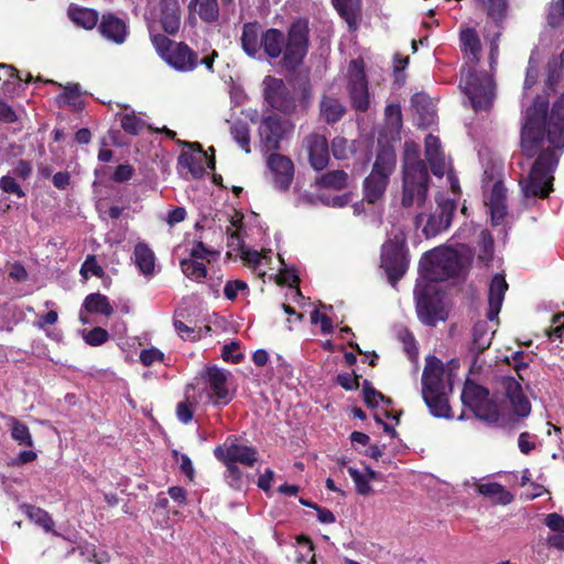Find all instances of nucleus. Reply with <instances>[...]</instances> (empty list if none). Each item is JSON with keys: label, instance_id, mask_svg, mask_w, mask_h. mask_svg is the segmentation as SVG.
<instances>
[{"label": "nucleus", "instance_id": "1", "mask_svg": "<svg viewBox=\"0 0 564 564\" xmlns=\"http://www.w3.org/2000/svg\"><path fill=\"white\" fill-rule=\"evenodd\" d=\"M547 102L538 98L527 110L525 123L521 133L523 152L532 158L543 148L546 140L553 149H545L539 154L529 175L519 184L525 198H545L552 191L553 172L558 162L555 150L564 148V94L553 105L547 117Z\"/></svg>", "mask_w": 564, "mask_h": 564}, {"label": "nucleus", "instance_id": "2", "mask_svg": "<svg viewBox=\"0 0 564 564\" xmlns=\"http://www.w3.org/2000/svg\"><path fill=\"white\" fill-rule=\"evenodd\" d=\"M307 25L303 22L292 24L288 40L280 30L269 29L261 34V47L270 58H276L284 53L283 66L294 69L307 53Z\"/></svg>", "mask_w": 564, "mask_h": 564}, {"label": "nucleus", "instance_id": "3", "mask_svg": "<svg viewBox=\"0 0 564 564\" xmlns=\"http://www.w3.org/2000/svg\"><path fill=\"white\" fill-rule=\"evenodd\" d=\"M451 391V379L445 373L443 362L434 356H429L422 373V397L432 415L451 417L448 405Z\"/></svg>", "mask_w": 564, "mask_h": 564}, {"label": "nucleus", "instance_id": "4", "mask_svg": "<svg viewBox=\"0 0 564 564\" xmlns=\"http://www.w3.org/2000/svg\"><path fill=\"white\" fill-rule=\"evenodd\" d=\"M188 387L197 395L194 401L202 404L226 405L234 394L230 371L217 366L206 367Z\"/></svg>", "mask_w": 564, "mask_h": 564}, {"label": "nucleus", "instance_id": "5", "mask_svg": "<svg viewBox=\"0 0 564 564\" xmlns=\"http://www.w3.org/2000/svg\"><path fill=\"white\" fill-rule=\"evenodd\" d=\"M507 289L503 275L496 274L489 286L487 321L476 322L473 328V346L477 352H482L491 344Z\"/></svg>", "mask_w": 564, "mask_h": 564}, {"label": "nucleus", "instance_id": "6", "mask_svg": "<svg viewBox=\"0 0 564 564\" xmlns=\"http://www.w3.org/2000/svg\"><path fill=\"white\" fill-rule=\"evenodd\" d=\"M463 269L462 257L452 248H436L426 252L420 261L421 278L417 282L434 285L456 276Z\"/></svg>", "mask_w": 564, "mask_h": 564}, {"label": "nucleus", "instance_id": "7", "mask_svg": "<svg viewBox=\"0 0 564 564\" xmlns=\"http://www.w3.org/2000/svg\"><path fill=\"white\" fill-rule=\"evenodd\" d=\"M395 167V153L392 148L379 150L371 173L364 181V199L370 204L381 200L390 176Z\"/></svg>", "mask_w": 564, "mask_h": 564}, {"label": "nucleus", "instance_id": "8", "mask_svg": "<svg viewBox=\"0 0 564 564\" xmlns=\"http://www.w3.org/2000/svg\"><path fill=\"white\" fill-rule=\"evenodd\" d=\"M459 87L475 111H486L491 108L496 96L495 83L487 73L464 70Z\"/></svg>", "mask_w": 564, "mask_h": 564}, {"label": "nucleus", "instance_id": "9", "mask_svg": "<svg viewBox=\"0 0 564 564\" xmlns=\"http://www.w3.org/2000/svg\"><path fill=\"white\" fill-rule=\"evenodd\" d=\"M435 200L437 206L433 213L429 215L419 213L414 218L416 228H422L425 238L435 237L447 230L457 207L454 198H447L444 195L436 196Z\"/></svg>", "mask_w": 564, "mask_h": 564}, {"label": "nucleus", "instance_id": "10", "mask_svg": "<svg viewBox=\"0 0 564 564\" xmlns=\"http://www.w3.org/2000/svg\"><path fill=\"white\" fill-rule=\"evenodd\" d=\"M462 401L479 420L490 424L499 421L498 406L484 387L467 380L462 392Z\"/></svg>", "mask_w": 564, "mask_h": 564}, {"label": "nucleus", "instance_id": "11", "mask_svg": "<svg viewBox=\"0 0 564 564\" xmlns=\"http://www.w3.org/2000/svg\"><path fill=\"white\" fill-rule=\"evenodd\" d=\"M414 295L416 300V313L422 323L429 326H435L437 322L446 318V312L435 285L417 282Z\"/></svg>", "mask_w": 564, "mask_h": 564}, {"label": "nucleus", "instance_id": "12", "mask_svg": "<svg viewBox=\"0 0 564 564\" xmlns=\"http://www.w3.org/2000/svg\"><path fill=\"white\" fill-rule=\"evenodd\" d=\"M429 172L403 173L400 206L408 210L423 208L429 194Z\"/></svg>", "mask_w": 564, "mask_h": 564}, {"label": "nucleus", "instance_id": "13", "mask_svg": "<svg viewBox=\"0 0 564 564\" xmlns=\"http://www.w3.org/2000/svg\"><path fill=\"white\" fill-rule=\"evenodd\" d=\"M348 91L354 109L365 112L370 105L368 82L365 74L364 61L352 59L348 66Z\"/></svg>", "mask_w": 564, "mask_h": 564}, {"label": "nucleus", "instance_id": "14", "mask_svg": "<svg viewBox=\"0 0 564 564\" xmlns=\"http://www.w3.org/2000/svg\"><path fill=\"white\" fill-rule=\"evenodd\" d=\"M263 96L265 101L278 111L291 115L296 108L295 99L284 82L280 78L267 76L263 80Z\"/></svg>", "mask_w": 564, "mask_h": 564}, {"label": "nucleus", "instance_id": "15", "mask_svg": "<svg viewBox=\"0 0 564 564\" xmlns=\"http://www.w3.org/2000/svg\"><path fill=\"white\" fill-rule=\"evenodd\" d=\"M402 237L395 236L393 240L382 246L381 267L386 270L390 281H398L406 271L408 263L403 254Z\"/></svg>", "mask_w": 564, "mask_h": 564}, {"label": "nucleus", "instance_id": "16", "mask_svg": "<svg viewBox=\"0 0 564 564\" xmlns=\"http://www.w3.org/2000/svg\"><path fill=\"white\" fill-rule=\"evenodd\" d=\"M214 455L224 464H236L252 467L258 460V452L254 447L238 443H225L214 449Z\"/></svg>", "mask_w": 564, "mask_h": 564}, {"label": "nucleus", "instance_id": "17", "mask_svg": "<svg viewBox=\"0 0 564 564\" xmlns=\"http://www.w3.org/2000/svg\"><path fill=\"white\" fill-rule=\"evenodd\" d=\"M184 144L196 147L197 150L194 152L183 151L181 153L177 163L183 170H187L193 177L198 178L204 175L206 167L215 169L214 158L208 159L198 143L191 144L185 142Z\"/></svg>", "mask_w": 564, "mask_h": 564}, {"label": "nucleus", "instance_id": "18", "mask_svg": "<svg viewBox=\"0 0 564 564\" xmlns=\"http://www.w3.org/2000/svg\"><path fill=\"white\" fill-rule=\"evenodd\" d=\"M288 121H282L276 115L264 117L259 126L261 142L267 150L279 148L280 141L286 132Z\"/></svg>", "mask_w": 564, "mask_h": 564}, {"label": "nucleus", "instance_id": "19", "mask_svg": "<svg viewBox=\"0 0 564 564\" xmlns=\"http://www.w3.org/2000/svg\"><path fill=\"white\" fill-rule=\"evenodd\" d=\"M311 166L316 171L324 170L329 162L327 139L318 133H312L304 140Z\"/></svg>", "mask_w": 564, "mask_h": 564}, {"label": "nucleus", "instance_id": "20", "mask_svg": "<svg viewBox=\"0 0 564 564\" xmlns=\"http://www.w3.org/2000/svg\"><path fill=\"white\" fill-rule=\"evenodd\" d=\"M267 164L275 187L283 191L288 189L294 174L292 161L288 156L273 153L268 158Z\"/></svg>", "mask_w": 564, "mask_h": 564}, {"label": "nucleus", "instance_id": "21", "mask_svg": "<svg viewBox=\"0 0 564 564\" xmlns=\"http://www.w3.org/2000/svg\"><path fill=\"white\" fill-rule=\"evenodd\" d=\"M501 386L506 397L510 401L513 412L519 417L528 416L531 412V404L523 394L521 383L512 377H505L501 380Z\"/></svg>", "mask_w": 564, "mask_h": 564}, {"label": "nucleus", "instance_id": "22", "mask_svg": "<svg viewBox=\"0 0 564 564\" xmlns=\"http://www.w3.org/2000/svg\"><path fill=\"white\" fill-rule=\"evenodd\" d=\"M171 67L180 72H191L197 66V55L184 43L172 46L163 58Z\"/></svg>", "mask_w": 564, "mask_h": 564}, {"label": "nucleus", "instance_id": "23", "mask_svg": "<svg viewBox=\"0 0 564 564\" xmlns=\"http://www.w3.org/2000/svg\"><path fill=\"white\" fill-rule=\"evenodd\" d=\"M425 156L435 176L442 177L447 172L448 163L441 151V142L432 134L425 138Z\"/></svg>", "mask_w": 564, "mask_h": 564}, {"label": "nucleus", "instance_id": "24", "mask_svg": "<svg viewBox=\"0 0 564 564\" xmlns=\"http://www.w3.org/2000/svg\"><path fill=\"white\" fill-rule=\"evenodd\" d=\"M98 29L105 39L116 44H122L128 35L126 22L112 14L104 15Z\"/></svg>", "mask_w": 564, "mask_h": 564}, {"label": "nucleus", "instance_id": "25", "mask_svg": "<svg viewBox=\"0 0 564 564\" xmlns=\"http://www.w3.org/2000/svg\"><path fill=\"white\" fill-rule=\"evenodd\" d=\"M486 205L489 208L491 223L499 225L506 216V187L502 182L494 184L490 194L486 197Z\"/></svg>", "mask_w": 564, "mask_h": 564}, {"label": "nucleus", "instance_id": "26", "mask_svg": "<svg viewBox=\"0 0 564 564\" xmlns=\"http://www.w3.org/2000/svg\"><path fill=\"white\" fill-rule=\"evenodd\" d=\"M161 23L169 34H175L178 31L181 11L177 0H161Z\"/></svg>", "mask_w": 564, "mask_h": 564}, {"label": "nucleus", "instance_id": "27", "mask_svg": "<svg viewBox=\"0 0 564 564\" xmlns=\"http://www.w3.org/2000/svg\"><path fill=\"white\" fill-rule=\"evenodd\" d=\"M346 111L345 106L334 96L324 95L319 102L321 118L327 123L341 119Z\"/></svg>", "mask_w": 564, "mask_h": 564}, {"label": "nucleus", "instance_id": "28", "mask_svg": "<svg viewBox=\"0 0 564 564\" xmlns=\"http://www.w3.org/2000/svg\"><path fill=\"white\" fill-rule=\"evenodd\" d=\"M134 263L144 275H151L154 271L155 256L144 242H138L133 250Z\"/></svg>", "mask_w": 564, "mask_h": 564}, {"label": "nucleus", "instance_id": "29", "mask_svg": "<svg viewBox=\"0 0 564 564\" xmlns=\"http://www.w3.org/2000/svg\"><path fill=\"white\" fill-rule=\"evenodd\" d=\"M427 172L422 160H420V147L413 141L404 143L403 173Z\"/></svg>", "mask_w": 564, "mask_h": 564}, {"label": "nucleus", "instance_id": "30", "mask_svg": "<svg viewBox=\"0 0 564 564\" xmlns=\"http://www.w3.org/2000/svg\"><path fill=\"white\" fill-rule=\"evenodd\" d=\"M7 426L12 440L20 446L33 447L34 441L29 427L18 419L10 416L7 420Z\"/></svg>", "mask_w": 564, "mask_h": 564}, {"label": "nucleus", "instance_id": "31", "mask_svg": "<svg viewBox=\"0 0 564 564\" xmlns=\"http://www.w3.org/2000/svg\"><path fill=\"white\" fill-rule=\"evenodd\" d=\"M460 44L468 62L476 64L479 61L481 48L477 33L471 29L463 31L460 33Z\"/></svg>", "mask_w": 564, "mask_h": 564}, {"label": "nucleus", "instance_id": "32", "mask_svg": "<svg viewBox=\"0 0 564 564\" xmlns=\"http://www.w3.org/2000/svg\"><path fill=\"white\" fill-rule=\"evenodd\" d=\"M412 106L420 115L422 126H430L434 122V105L429 96L422 93L415 94L412 97Z\"/></svg>", "mask_w": 564, "mask_h": 564}, {"label": "nucleus", "instance_id": "33", "mask_svg": "<svg viewBox=\"0 0 564 564\" xmlns=\"http://www.w3.org/2000/svg\"><path fill=\"white\" fill-rule=\"evenodd\" d=\"M241 45L249 56H256L261 47L259 26L253 23L243 25Z\"/></svg>", "mask_w": 564, "mask_h": 564}, {"label": "nucleus", "instance_id": "34", "mask_svg": "<svg viewBox=\"0 0 564 564\" xmlns=\"http://www.w3.org/2000/svg\"><path fill=\"white\" fill-rule=\"evenodd\" d=\"M189 8L193 9L204 22L212 23L219 18L217 0H192Z\"/></svg>", "mask_w": 564, "mask_h": 564}, {"label": "nucleus", "instance_id": "35", "mask_svg": "<svg viewBox=\"0 0 564 564\" xmlns=\"http://www.w3.org/2000/svg\"><path fill=\"white\" fill-rule=\"evenodd\" d=\"M477 491L500 505H508L513 500V496L498 482L481 484L478 486Z\"/></svg>", "mask_w": 564, "mask_h": 564}, {"label": "nucleus", "instance_id": "36", "mask_svg": "<svg viewBox=\"0 0 564 564\" xmlns=\"http://www.w3.org/2000/svg\"><path fill=\"white\" fill-rule=\"evenodd\" d=\"M84 308L89 313H97L105 316H110L113 313L109 300L100 293L89 294L84 301Z\"/></svg>", "mask_w": 564, "mask_h": 564}, {"label": "nucleus", "instance_id": "37", "mask_svg": "<svg viewBox=\"0 0 564 564\" xmlns=\"http://www.w3.org/2000/svg\"><path fill=\"white\" fill-rule=\"evenodd\" d=\"M334 7L350 28L355 26L360 10V0H332Z\"/></svg>", "mask_w": 564, "mask_h": 564}, {"label": "nucleus", "instance_id": "38", "mask_svg": "<svg viewBox=\"0 0 564 564\" xmlns=\"http://www.w3.org/2000/svg\"><path fill=\"white\" fill-rule=\"evenodd\" d=\"M192 389L187 386L185 390V400L180 402L176 406V415L177 419L187 424L193 419L194 406L199 404L200 402L194 401V398H197L196 393H191Z\"/></svg>", "mask_w": 564, "mask_h": 564}, {"label": "nucleus", "instance_id": "39", "mask_svg": "<svg viewBox=\"0 0 564 564\" xmlns=\"http://www.w3.org/2000/svg\"><path fill=\"white\" fill-rule=\"evenodd\" d=\"M69 18L77 25H80L88 30L93 29L98 22L97 12L91 9L85 8H70Z\"/></svg>", "mask_w": 564, "mask_h": 564}, {"label": "nucleus", "instance_id": "40", "mask_svg": "<svg viewBox=\"0 0 564 564\" xmlns=\"http://www.w3.org/2000/svg\"><path fill=\"white\" fill-rule=\"evenodd\" d=\"M317 183L323 187L341 189L348 184V175L343 170H334L323 174Z\"/></svg>", "mask_w": 564, "mask_h": 564}, {"label": "nucleus", "instance_id": "41", "mask_svg": "<svg viewBox=\"0 0 564 564\" xmlns=\"http://www.w3.org/2000/svg\"><path fill=\"white\" fill-rule=\"evenodd\" d=\"M181 269L188 279L196 282H200L207 274V270L203 261L184 259L181 261Z\"/></svg>", "mask_w": 564, "mask_h": 564}, {"label": "nucleus", "instance_id": "42", "mask_svg": "<svg viewBox=\"0 0 564 564\" xmlns=\"http://www.w3.org/2000/svg\"><path fill=\"white\" fill-rule=\"evenodd\" d=\"M25 512L30 520L42 527L45 531L50 532L53 530L54 521L51 516L43 509L28 506Z\"/></svg>", "mask_w": 564, "mask_h": 564}, {"label": "nucleus", "instance_id": "43", "mask_svg": "<svg viewBox=\"0 0 564 564\" xmlns=\"http://www.w3.org/2000/svg\"><path fill=\"white\" fill-rule=\"evenodd\" d=\"M59 99L75 110H80L84 105L78 84L65 86L64 93L59 96Z\"/></svg>", "mask_w": 564, "mask_h": 564}, {"label": "nucleus", "instance_id": "44", "mask_svg": "<svg viewBox=\"0 0 564 564\" xmlns=\"http://www.w3.org/2000/svg\"><path fill=\"white\" fill-rule=\"evenodd\" d=\"M230 133L245 152L250 153V135L248 126L245 122H236L231 126Z\"/></svg>", "mask_w": 564, "mask_h": 564}, {"label": "nucleus", "instance_id": "45", "mask_svg": "<svg viewBox=\"0 0 564 564\" xmlns=\"http://www.w3.org/2000/svg\"><path fill=\"white\" fill-rule=\"evenodd\" d=\"M0 189L6 194L14 195L19 198L25 197V192L19 184L18 178L9 173L0 177Z\"/></svg>", "mask_w": 564, "mask_h": 564}, {"label": "nucleus", "instance_id": "46", "mask_svg": "<svg viewBox=\"0 0 564 564\" xmlns=\"http://www.w3.org/2000/svg\"><path fill=\"white\" fill-rule=\"evenodd\" d=\"M348 473L352 478L356 491L361 496H367L372 491L370 484L368 482L367 475L365 471H360L357 468L349 467Z\"/></svg>", "mask_w": 564, "mask_h": 564}, {"label": "nucleus", "instance_id": "47", "mask_svg": "<svg viewBox=\"0 0 564 564\" xmlns=\"http://www.w3.org/2000/svg\"><path fill=\"white\" fill-rule=\"evenodd\" d=\"M480 239L481 250L478 256V259L486 265H488L489 262L492 260L494 256V238L488 231L482 230L480 234Z\"/></svg>", "mask_w": 564, "mask_h": 564}, {"label": "nucleus", "instance_id": "48", "mask_svg": "<svg viewBox=\"0 0 564 564\" xmlns=\"http://www.w3.org/2000/svg\"><path fill=\"white\" fill-rule=\"evenodd\" d=\"M494 19H501L507 9V0H477Z\"/></svg>", "mask_w": 564, "mask_h": 564}, {"label": "nucleus", "instance_id": "49", "mask_svg": "<svg viewBox=\"0 0 564 564\" xmlns=\"http://www.w3.org/2000/svg\"><path fill=\"white\" fill-rule=\"evenodd\" d=\"M362 392L365 402L369 406H377L380 401L386 402L387 404L391 403L390 399H387L382 395V393L378 392L368 381H364Z\"/></svg>", "mask_w": 564, "mask_h": 564}, {"label": "nucleus", "instance_id": "50", "mask_svg": "<svg viewBox=\"0 0 564 564\" xmlns=\"http://www.w3.org/2000/svg\"><path fill=\"white\" fill-rule=\"evenodd\" d=\"M144 126L145 123L134 113H126L121 118V128L130 134L140 133Z\"/></svg>", "mask_w": 564, "mask_h": 564}, {"label": "nucleus", "instance_id": "51", "mask_svg": "<svg viewBox=\"0 0 564 564\" xmlns=\"http://www.w3.org/2000/svg\"><path fill=\"white\" fill-rule=\"evenodd\" d=\"M352 149L349 142L345 138L337 137L332 142V152L335 159L345 160L348 159Z\"/></svg>", "mask_w": 564, "mask_h": 564}, {"label": "nucleus", "instance_id": "52", "mask_svg": "<svg viewBox=\"0 0 564 564\" xmlns=\"http://www.w3.org/2000/svg\"><path fill=\"white\" fill-rule=\"evenodd\" d=\"M139 359L143 366L150 367L155 362H163L164 354L160 349L151 347L141 350Z\"/></svg>", "mask_w": 564, "mask_h": 564}, {"label": "nucleus", "instance_id": "53", "mask_svg": "<svg viewBox=\"0 0 564 564\" xmlns=\"http://www.w3.org/2000/svg\"><path fill=\"white\" fill-rule=\"evenodd\" d=\"M80 274L84 279H88L89 275L100 278L104 274L102 268L97 263L95 256H88L80 268Z\"/></svg>", "mask_w": 564, "mask_h": 564}, {"label": "nucleus", "instance_id": "54", "mask_svg": "<svg viewBox=\"0 0 564 564\" xmlns=\"http://www.w3.org/2000/svg\"><path fill=\"white\" fill-rule=\"evenodd\" d=\"M151 40L156 52L162 58H164L170 53V50L173 45L177 44L176 42L171 41L169 37L162 34L152 35Z\"/></svg>", "mask_w": 564, "mask_h": 564}, {"label": "nucleus", "instance_id": "55", "mask_svg": "<svg viewBox=\"0 0 564 564\" xmlns=\"http://www.w3.org/2000/svg\"><path fill=\"white\" fill-rule=\"evenodd\" d=\"M242 224V217L236 215L230 223V227L227 228V234L229 235V243L231 246L241 247V237L240 229Z\"/></svg>", "mask_w": 564, "mask_h": 564}, {"label": "nucleus", "instance_id": "56", "mask_svg": "<svg viewBox=\"0 0 564 564\" xmlns=\"http://www.w3.org/2000/svg\"><path fill=\"white\" fill-rule=\"evenodd\" d=\"M85 341L91 346H99L106 343L109 338V334L106 329L101 327H95L89 330L85 336Z\"/></svg>", "mask_w": 564, "mask_h": 564}, {"label": "nucleus", "instance_id": "57", "mask_svg": "<svg viewBox=\"0 0 564 564\" xmlns=\"http://www.w3.org/2000/svg\"><path fill=\"white\" fill-rule=\"evenodd\" d=\"M547 19L552 26L558 25L564 20V0L551 3Z\"/></svg>", "mask_w": 564, "mask_h": 564}, {"label": "nucleus", "instance_id": "58", "mask_svg": "<svg viewBox=\"0 0 564 564\" xmlns=\"http://www.w3.org/2000/svg\"><path fill=\"white\" fill-rule=\"evenodd\" d=\"M247 290H248V285L245 281L234 280V281H228L226 283L225 289H224V294H225L226 299L234 301L238 296L239 292H245Z\"/></svg>", "mask_w": 564, "mask_h": 564}, {"label": "nucleus", "instance_id": "59", "mask_svg": "<svg viewBox=\"0 0 564 564\" xmlns=\"http://www.w3.org/2000/svg\"><path fill=\"white\" fill-rule=\"evenodd\" d=\"M388 124L392 128H399L402 122L401 108L399 105H388L384 110Z\"/></svg>", "mask_w": 564, "mask_h": 564}, {"label": "nucleus", "instance_id": "60", "mask_svg": "<svg viewBox=\"0 0 564 564\" xmlns=\"http://www.w3.org/2000/svg\"><path fill=\"white\" fill-rule=\"evenodd\" d=\"M525 358L527 356L523 351H517L512 355L513 368L519 379L523 382L527 380L525 371L528 368V361L524 360Z\"/></svg>", "mask_w": 564, "mask_h": 564}, {"label": "nucleus", "instance_id": "61", "mask_svg": "<svg viewBox=\"0 0 564 564\" xmlns=\"http://www.w3.org/2000/svg\"><path fill=\"white\" fill-rule=\"evenodd\" d=\"M311 322L313 324H321V330L324 334H330L333 332V323L330 318L323 313H319L318 310H314L311 314Z\"/></svg>", "mask_w": 564, "mask_h": 564}, {"label": "nucleus", "instance_id": "62", "mask_svg": "<svg viewBox=\"0 0 564 564\" xmlns=\"http://www.w3.org/2000/svg\"><path fill=\"white\" fill-rule=\"evenodd\" d=\"M9 174L13 175L15 178L25 181L32 174V165L28 161L20 160Z\"/></svg>", "mask_w": 564, "mask_h": 564}, {"label": "nucleus", "instance_id": "63", "mask_svg": "<svg viewBox=\"0 0 564 564\" xmlns=\"http://www.w3.org/2000/svg\"><path fill=\"white\" fill-rule=\"evenodd\" d=\"M36 458L37 454L34 451H21L14 458L11 459L10 465L13 467H19L32 463Z\"/></svg>", "mask_w": 564, "mask_h": 564}, {"label": "nucleus", "instance_id": "64", "mask_svg": "<svg viewBox=\"0 0 564 564\" xmlns=\"http://www.w3.org/2000/svg\"><path fill=\"white\" fill-rule=\"evenodd\" d=\"M545 524L554 532L564 533V518L558 513L547 514Z\"/></svg>", "mask_w": 564, "mask_h": 564}]
</instances>
